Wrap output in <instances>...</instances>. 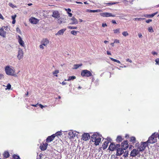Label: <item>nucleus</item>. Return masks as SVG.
I'll list each match as a JSON object with an SVG mask.
<instances>
[{
  "label": "nucleus",
  "instance_id": "4d7b16f0",
  "mask_svg": "<svg viewBox=\"0 0 159 159\" xmlns=\"http://www.w3.org/2000/svg\"><path fill=\"white\" fill-rule=\"evenodd\" d=\"M107 141L109 142H111V139L110 138H107Z\"/></svg>",
  "mask_w": 159,
  "mask_h": 159
},
{
  "label": "nucleus",
  "instance_id": "c85d7f7f",
  "mask_svg": "<svg viewBox=\"0 0 159 159\" xmlns=\"http://www.w3.org/2000/svg\"><path fill=\"white\" fill-rule=\"evenodd\" d=\"M4 156L6 158H7L9 157V153L7 152H4Z\"/></svg>",
  "mask_w": 159,
  "mask_h": 159
},
{
  "label": "nucleus",
  "instance_id": "3c124183",
  "mask_svg": "<svg viewBox=\"0 0 159 159\" xmlns=\"http://www.w3.org/2000/svg\"><path fill=\"white\" fill-rule=\"evenodd\" d=\"M110 59L112 61H114V62H116L117 61V60H116V59H114L112 58H111V57H110Z\"/></svg>",
  "mask_w": 159,
  "mask_h": 159
},
{
  "label": "nucleus",
  "instance_id": "338daca9",
  "mask_svg": "<svg viewBox=\"0 0 159 159\" xmlns=\"http://www.w3.org/2000/svg\"><path fill=\"white\" fill-rule=\"evenodd\" d=\"M138 36L139 38H142L143 37L142 35L141 34H139Z\"/></svg>",
  "mask_w": 159,
  "mask_h": 159
},
{
  "label": "nucleus",
  "instance_id": "49530a36",
  "mask_svg": "<svg viewBox=\"0 0 159 159\" xmlns=\"http://www.w3.org/2000/svg\"><path fill=\"white\" fill-rule=\"evenodd\" d=\"M16 16V15H14L12 16H11V18L12 19V20H15V18Z\"/></svg>",
  "mask_w": 159,
  "mask_h": 159
},
{
  "label": "nucleus",
  "instance_id": "aec40b11",
  "mask_svg": "<svg viewBox=\"0 0 159 159\" xmlns=\"http://www.w3.org/2000/svg\"><path fill=\"white\" fill-rule=\"evenodd\" d=\"M30 22L32 24H36L39 21V20L35 18H32L30 19Z\"/></svg>",
  "mask_w": 159,
  "mask_h": 159
},
{
  "label": "nucleus",
  "instance_id": "b1692460",
  "mask_svg": "<svg viewBox=\"0 0 159 159\" xmlns=\"http://www.w3.org/2000/svg\"><path fill=\"white\" fill-rule=\"evenodd\" d=\"M122 137L120 136H118L116 139V141L117 143H120L122 140Z\"/></svg>",
  "mask_w": 159,
  "mask_h": 159
},
{
  "label": "nucleus",
  "instance_id": "39448f33",
  "mask_svg": "<svg viewBox=\"0 0 159 159\" xmlns=\"http://www.w3.org/2000/svg\"><path fill=\"white\" fill-rule=\"evenodd\" d=\"M78 132L75 131H71L68 133V137L71 139H73L78 134Z\"/></svg>",
  "mask_w": 159,
  "mask_h": 159
},
{
  "label": "nucleus",
  "instance_id": "0e129e2a",
  "mask_svg": "<svg viewBox=\"0 0 159 159\" xmlns=\"http://www.w3.org/2000/svg\"><path fill=\"white\" fill-rule=\"evenodd\" d=\"M112 22L114 24H116V21L114 20H112Z\"/></svg>",
  "mask_w": 159,
  "mask_h": 159
},
{
  "label": "nucleus",
  "instance_id": "473e14b6",
  "mask_svg": "<svg viewBox=\"0 0 159 159\" xmlns=\"http://www.w3.org/2000/svg\"><path fill=\"white\" fill-rule=\"evenodd\" d=\"M130 141L133 142V143H135L136 140L135 138L134 137H130Z\"/></svg>",
  "mask_w": 159,
  "mask_h": 159
},
{
  "label": "nucleus",
  "instance_id": "c03bdc74",
  "mask_svg": "<svg viewBox=\"0 0 159 159\" xmlns=\"http://www.w3.org/2000/svg\"><path fill=\"white\" fill-rule=\"evenodd\" d=\"M16 30L17 32H18V33H19L20 34H21V32L20 31V29L18 27H17L16 28Z\"/></svg>",
  "mask_w": 159,
  "mask_h": 159
},
{
  "label": "nucleus",
  "instance_id": "79ce46f5",
  "mask_svg": "<svg viewBox=\"0 0 159 159\" xmlns=\"http://www.w3.org/2000/svg\"><path fill=\"white\" fill-rule=\"evenodd\" d=\"M55 134L56 136V135L57 136H59L61 135V132L59 131L57 132Z\"/></svg>",
  "mask_w": 159,
  "mask_h": 159
},
{
  "label": "nucleus",
  "instance_id": "58836bf2",
  "mask_svg": "<svg viewBox=\"0 0 159 159\" xmlns=\"http://www.w3.org/2000/svg\"><path fill=\"white\" fill-rule=\"evenodd\" d=\"M148 31L150 32H153V30L152 28V27H150L148 28Z\"/></svg>",
  "mask_w": 159,
  "mask_h": 159
},
{
  "label": "nucleus",
  "instance_id": "6e6552de",
  "mask_svg": "<svg viewBox=\"0 0 159 159\" xmlns=\"http://www.w3.org/2000/svg\"><path fill=\"white\" fill-rule=\"evenodd\" d=\"M100 16L103 17H107L109 16L115 17V15H112L111 13L109 12H103L100 14Z\"/></svg>",
  "mask_w": 159,
  "mask_h": 159
},
{
  "label": "nucleus",
  "instance_id": "20e7f679",
  "mask_svg": "<svg viewBox=\"0 0 159 159\" xmlns=\"http://www.w3.org/2000/svg\"><path fill=\"white\" fill-rule=\"evenodd\" d=\"M81 75L83 77H89L92 75V74L89 70H84L81 71Z\"/></svg>",
  "mask_w": 159,
  "mask_h": 159
},
{
  "label": "nucleus",
  "instance_id": "4be33fe9",
  "mask_svg": "<svg viewBox=\"0 0 159 159\" xmlns=\"http://www.w3.org/2000/svg\"><path fill=\"white\" fill-rule=\"evenodd\" d=\"M48 43L49 41L47 39H43L42 42V44L45 46H46Z\"/></svg>",
  "mask_w": 159,
  "mask_h": 159
},
{
  "label": "nucleus",
  "instance_id": "423d86ee",
  "mask_svg": "<svg viewBox=\"0 0 159 159\" xmlns=\"http://www.w3.org/2000/svg\"><path fill=\"white\" fill-rule=\"evenodd\" d=\"M17 57L19 60L22 59L23 57V52L22 49L19 48L18 52Z\"/></svg>",
  "mask_w": 159,
  "mask_h": 159
},
{
  "label": "nucleus",
  "instance_id": "4c0bfd02",
  "mask_svg": "<svg viewBox=\"0 0 159 159\" xmlns=\"http://www.w3.org/2000/svg\"><path fill=\"white\" fill-rule=\"evenodd\" d=\"M69 29H76L77 28V27L75 26H68L67 27Z\"/></svg>",
  "mask_w": 159,
  "mask_h": 159
},
{
  "label": "nucleus",
  "instance_id": "412c9836",
  "mask_svg": "<svg viewBox=\"0 0 159 159\" xmlns=\"http://www.w3.org/2000/svg\"><path fill=\"white\" fill-rule=\"evenodd\" d=\"M66 30V29H61V30H59L57 32V33L56 34V35H62Z\"/></svg>",
  "mask_w": 159,
  "mask_h": 159
},
{
  "label": "nucleus",
  "instance_id": "de8ad7c7",
  "mask_svg": "<svg viewBox=\"0 0 159 159\" xmlns=\"http://www.w3.org/2000/svg\"><path fill=\"white\" fill-rule=\"evenodd\" d=\"M120 43L119 40L117 39H115L114 40V43Z\"/></svg>",
  "mask_w": 159,
  "mask_h": 159
},
{
  "label": "nucleus",
  "instance_id": "dca6fc26",
  "mask_svg": "<svg viewBox=\"0 0 159 159\" xmlns=\"http://www.w3.org/2000/svg\"><path fill=\"white\" fill-rule=\"evenodd\" d=\"M18 41L20 45L24 47L25 45L24 42L22 40L21 37L20 35H18Z\"/></svg>",
  "mask_w": 159,
  "mask_h": 159
},
{
  "label": "nucleus",
  "instance_id": "72a5a7b5",
  "mask_svg": "<svg viewBox=\"0 0 159 159\" xmlns=\"http://www.w3.org/2000/svg\"><path fill=\"white\" fill-rule=\"evenodd\" d=\"M115 34H119L120 33V29H118L113 30Z\"/></svg>",
  "mask_w": 159,
  "mask_h": 159
},
{
  "label": "nucleus",
  "instance_id": "e2e57ef3",
  "mask_svg": "<svg viewBox=\"0 0 159 159\" xmlns=\"http://www.w3.org/2000/svg\"><path fill=\"white\" fill-rule=\"evenodd\" d=\"M38 105H39L38 104V103H37L35 105H34V104L31 105L32 106H33V107H37Z\"/></svg>",
  "mask_w": 159,
  "mask_h": 159
},
{
  "label": "nucleus",
  "instance_id": "4468645a",
  "mask_svg": "<svg viewBox=\"0 0 159 159\" xmlns=\"http://www.w3.org/2000/svg\"><path fill=\"white\" fill-rule=\"evenodd\" d=\"M83 139L85 141L88 140L90 138V136L89 133H84L82 136Z\"/></svg>",
  "mask_w": 159,
  "mask_h": 159
},
{
  "label": "nucleus",
  "instance_id": "ea45409f",
  "mask_svg": "<svg viewBox=\"0 0 159 159\" xmlns=\"http://www.w3.org/2000/svg\"><path fill=\"white\" fill-rule=\"evenodd\" d=\"M9 5L10 7H12L13 8L16 7V6L13 5L11 3H9Z\"/></svg>",
  "mask_w": 159,
  "mask_h": 159
},
{
  "label": "nucleus",
  "instance_id": "052dcab7",
  "mask_svg": "<svg viewBox=\"0 0 159 159\" xmlns=\"http://www.w3.org/2000/svg\"><path fill=\"white\" fill-rule=\"evenodd\" d=\"M107 26V25L106 23H103L102 24V26L103 27H105Z\"/></svg>",
  "mask_w": 159,
  "mask_h": 159
},
{
  "label": "nucleus",
  "instance_id": "f8f14e48",
  "mask_svg": "<svg viewBox=\"0 0 159 159\" xmlns=\"http://www.w3.org/2000/svg\"><path fill=\"white\" fill-rule=\"evenodd\" d=\"M108 149L111 151H113L115 150H116L115 143H111L109 146Z\"/></svg>",
  "mask_w": 159,
  "mask_h": 159
},
{
  "label": "nucleus",
  "instance_id": "6e6d98bb",
  "mask_svg": "<svg viewBox=\"0 0 159 159\" xmlns=\"http://www.w3.org/2000/svg\"><path fill=\"white\" fill-rule=\"evenodd\" d=\"M65 10L68 12H70L71 11V10L70 8L65 9Z\"/></svg>",
  "mask_w": 159,
  "mask_h": 159
},
{
  "label": "nucleus",
  "instance_id": "f3484780",
  "mask_svg": "<svg viewBox=\"0 0 159 159\" xmlns=\"http://www.w3.org/2000/svg\"><path fill=\"white\" fill-rule=\"evenodd\" d=\"M101 140V139L100 138L99 136L98 138H97L95 140H92V141L93 142H95V144L96 146L98 145L99 144V143L100 142Z\"/></svg>",
  "mask_w": 159,
  "mask_h": 159
},
{
  "label": "nucleus",
  "instance_id": "cd10ccee",
  "mask_svg": "<svg viewBox=\"0 0 159 159\" xmlns=\"http://www.w3.org/2000/svg\"><path fill=\"white\" fill-rule=\"evenodd\" d=\"M59 72V70H55L54 71H53L52 73L53 75L57 77V74Z\"/></svg>",
  "mask_w": 159,
  "mask_h": 159
},
{
  "label": "nucleus",
  "instance_id": "9b49d317",
  "mask_svg": "<svg viewBox=\"0 0 159 159\" xmlns=\"http://www.w3.org/2000/svg\"><path fill=\"white\" fill-rule=\"evenodd\" d=\"M70 20L71 21L69 23L70 25H75L78 23L77 20L74 17L70 19Z\"/></svg>",
  "mask_w": 159,
  "mask_h": 159
},
{
  "label": "nucleus",
  "instance_id": "8fccbe9b",
  "mask_svg": "<svg viewBox=\"0 0 159 159\" xmlns=\"http://www.w3.org/2000/svg\"><path fill=\"white\" fill-rule=\"evenodd\" d=\"M62 21L61 19L60 18L58 19V23L59 24H61L62 22Z\"/></svg>",
  "mask_w": 159,
  "mask_h": 159
},
{
  "label": "nucleus",
  "instance_id": "f03ea898",
  "mask_svg": "<svg viewBox=\"0 0 159 159\" xmlns=\"http://www.w3.org/2000/svg\"><path fill=\"white\" fill-rule=\"evenodd\" d=\"M7 26H2L0 29V35L5 38L6 37V31L8 29Z\"/></svg>",
  "mask_w": 159,
  "mask_h": 159
},
{
  "label": "nucleus",
  "instance_id": "e433bc0d",
  "mask_svg": "<svg viewBox=\"0 0 159 159\" xmlns=\"http://www.w3.org/2000/svg\"><path fill=\"white\" fill-rule=\"evenodd\" d=\"M13 157L14 159H19L20 158L18 156L15 154H14L13 155Z\"/></svg>",
  "mask_w": 159,
  "mask_h": 159
},
{
  "label": "nucleus",
  "instance_id": "2eb2a0df",
  "mask_svg": "<svg viewBox=\"0 0 159 159\" xmlns=\"http://www.w3.org/2000/svg\"><path fill=\"white\" fill-rule=\"evenodd\" d=\"M56 135L54 134L52 135L51 136L48 137L46 139L47 142L49 143L52 141L54 139Z\"/></svg>",
  "mask_w": 159,
  "mask_h": 159
},
{
  "label": "nucleus",
  "instance_id": "0eeeda50",
  "mask_svg": "<svg viewBox=\"0 0 159 159\" xmlns=\"http://www.w3.org/2000/svg\"><path fill=\"white\" fill-rule=\"evenodd\" d=\"M139 153V151L138 149H133L131 152L130 156L135 157Z\"/></svg>",
  "mask_w": 159,
  "mask_h": 159
},
{
  "label": "nucleus",
  "instance_id": "69168bd1",
  "mask_svg": "<svg viewBox=\"0 0 159 159\" xmlns=\"http://www.w3.org/2000/svg\"><path fill=\"white\" fill-rule=\"evenodd\" d=\"M68 14L69 15V16L70 17H71L72 16V14L71 13H70V12H68Z\"/></svg>",
  "mask_w": 159,
  "mask_h": 159
},
{
  "label": "nucleus",
  "instance_id": "c756f323",
  "mask_svg": "<svg viewBox=\"0 0 159 159\" xmlns=\"http://www.w3.org/2000/svg\"><path fill=\"white\" fill-rule=\"evenodd\" d=\"M144 16L147 18H150L153 17L154 15H152V14H146L144 15Z\"/></svg>",
  "mask_w": 159,
  "mask_h": 159
},
{
  "label": "nucleus",
  "instance_id": "5fc2aeb1",
  "mask_svg": "<svg viewBox=\"0 0 159 159\" xmlns=\"http://www.w3.org/2000/svg\"><path fill=\"white\" fill-rule=\"evenodd\" d=\"M4 78L3 75L1 74H0V80Z\"/></svg>",
  "mask_w": 159,
  "mask_h": 159
},
{
  "label": "nucleus",
  "instance_id": "f257e3e1",
  "mask_svg": "<svg viewBox=\"0 0 159 159\" xmlns=\"http://www.w3.org/2000/svg\"><path fill=\"white\" fill-rule=\"evenodd\" d=\"M5 71L6 74L9 75L16 76V75L14 74L15 71L12 67L9 66H6L5 68Z\"/></svg>",
  "mask_w": 159,
  "mask_h": 159
},
{
  "label": "nucleus",
  "instance_id": "c9c22d12",
  "mask_svg": "<svg viewBox=\"0 0 159 159\" xmlns=\"http://www.w3.org/2000/svg\"><path fill=\"white\" fill-rule=\"evenodd\" d=\"M77 32V31L75 30H72L70 32V33L72 34L75 35H76Z\"/></svg>",
  "mask_w": 159,
  "mask_h": 159
},
{
  "label": "nucleus",
  "instance_id": "6ab92c4d",
  "mask_svg": "<svg viewBox=\"0 0 159 159\" xmlns=\"http://www.w3.org/2000/svg\"><path fill=\"white\" fill-rule=\"evenodd\" d=\"M48 144L47 143H43L42 145H41L40 148L41 150L42 151L46 150L47 148Z\"/></svg>",
  "mask_w": 159,
  "mask_h": 159
},
{
  "label": "nucleus",
  "instance_id": "864d4df0",
  "mask_svg": "<svg viewBox=\"0 0 159 159\" xmlns=\"http://www.w3.org/2000/svg\"><path fill=\"white\" fill-rule=\"evenodd\" d=\"M126 61H128V62H129L130 63H132V61L130 59H129L128 58V59H126Z\"/></svg>",
  "mask_w": 159,
  "mask_h": 159
},
{
  "label": "nucleus",
  "instance_id": "37998d69",
  "mask_svg": "<svg viewBox=\"0 0 159 159\" xmlns=\"http://www.w3.org/2000/svg\"><path fill=\"white\" fill-rule=\"evenodd\" d=\"M145 18H135L134 19V20H143Z\"/></svg>",
  "mask_w": 159,
  "mask_h": 159
},
{
  "label": "nucleus",
  "instance_id": "2f4dec72",
  "mask_svg": "<svg viewBox=\"0 0 159 159\" xmlns=\"http://www.w3.org/2000/svg\"><path fill=\"white\" fill-rule=\"evenodd\" d=\"M128 151H126L124 152V154L123 155V157H126L128 156Z\"/></svg>",
  "mask_w": 159,
  "mask_h": 159
},
{
  "label": "nucleus",
  "instance_id": "393cba45",
  "mask_svg": "<svg viewBox=\"0 0 159 159\" xmlns=\"http://www.w3.org/2000/svg\"><path fill=\"white\" fill-rule=\"evenodd\" d=\"M89 12H101L102 11L100 10H89Z\"/></svg>",
  "mask_w": 159,
  "mask_h": 159
},
{
  "label": "nucleus",
  "instance_id": "7ed1b4c3",
  "mask_svg": "<svg viewBox=\"0 0 159 159\" xmlns=\"http://www.w3.org/2000/svg\"><path fill=\"white\" fill-rule=\"evenodd\" d=\"M155 133H153L152 135L149 138L148 140L146 142L147 143H153L156 142V137H154V135Z\"/></svg>",
  "mask_w": 159,
  "mask_h": 159
},
{
  "label": "nucleus",
  "instance_id": "bf43d9fd",
  "mask_svg": "<svg viewBox=\"0 0 159 159\" xmlns=\"http://www.w3.org/2000/svg\"><path fill=\"white\" fill-rule=\"evenodd\" d=\"M0 18L2 19V20H3L4 19V18H3V17L2 16V15L0 13Z\"/></svg>",
  "mask_w": 159,
  "mask_h": 159
},
{
  "label": "nucleus",
  "instance_id": "a19ab883",
  "mask_svg": "<svg viewBox=\"0 0 159 159\" xmlns=\"http://www.w3.org/2000/svg\"><path fill=\"white\" fill-rule=\"evenodd\" d=\"M7 88L6 89V90L7 89H11V85L10 84L8 83L7 84Z\"/></svg>",
  "mask_w": 159,
  "mask_h": 159
},
{
  "label": "nucleus",
  "instance_id": "13d9d810",
  "mask_svg": "<svg viewBox=\"0 0 159 159\" xmlns=\"http://www.w3.org/2000/svg\"><path fill=\"white\" fill-rule=\"evenodd\" d=\"M152 53L153 55H157V53L155 52H152Z\"/></svg>",
  "mask_w": 159,
  "mask_h": 159
},
{
  "label": "nucleus",
  "instance_id": "ddd939ff",
  "mask_svg": "<svg viewBox=\"0 0 159 159\" xmlns=\"http://www.w3.org/2000/svg\"><path fill=\"white\" fill-rule=\"evenodd\" d=\"M121 144L122 148L125 150H126L129 146L128 142L127 141H124L121 143Z\"/></svg>",
  "mask_w": 159,
  "mask_h": 159
},
{
  "label": "nucleus",
  "instance_id": "774afa93",
  "mask_svg": "<svg viewBox=\"0 0 159 159\" xmlns=\"http://www.w3.org/2000/svg\"><path fill=\"white\" fill-rule=\"evenodd\" d=\"M39 105V106L40 107H41L42 108H43V107H44V106L43 105L41 104H40Z\"/></svg>",
  "mask_w": 159,
  "mask_h": 159
},
{
  "label": "nucleus",
  "instance_id": "f704fd0d",
  "mask_svg": "<svg viewBox=\"0 0 159 159\" xmlns=\"http://www.w3.org/2000/svg\"><path fill=\"white\" fill-rule=\"evenodd\" d=\"M122 34L124 36H126L128 35L129 34L127 31H124L122 32Z\"/></svg>",
  "mask_w": 159,
  "mask_h": 159
},
{
  "label": "nucleus",
  "instance_id": "a18cd8bd",
  "mask_svg": "<svg viewBox=\"0 0 159 159\" xmlns=\"http://www.w3.org/2000/svg\"><path fill=\"white\" fill-rule=\"evenodd\" d=\"M120 147V145L119 144H117L116 145V150L117 149L119 148Z\"/></svg>",
  "mask_w": 159,
  "mask_h": 159
},
{
  "label": "nucleus",
  "instance_id": "a211bd4d",
  "mask_svg": "<svg viewBox=\"0 0 159 159\" xmlns=\"http://www.w3.org/2000/svg\"><path fill=\"white\" fill-rule=\"evenodd\" d=\"M116 155L117 156H120L124 152L123 150L121 148H119L117 149Z\"/></svg>",
  "mask_w": 159,
  "mask_h": 159
},
{
  "label": "nucleus",
  "instance_id": "a878e982",
  "mask_svg": "<svg viewBox=\"0 0 159 159\" xmlns=\"http://www.w3.org/2000/svg\"><path fill=\"white\" fill-rule=\"evenodd\" d=\"M99 136V135H98V134H93L91 137V138L92 139V140H95Z\"/></svg>",
  "mask_w": 159,
  "mask_h": 159
},
{
  "label": "nucleus",
  "instance_id": "603ef678",
  "mask_svg": "<svg viewBox=\"0 0 159 159\" xmlns=\"http://www.w3.org/2000/svg\"><path fill=\"white\" fill-rule=\"evenodd\" d=\"M152 21V20L151 19H148V20H147L146 21V22L147 23H148L150 22H151Z\"/></svg>",
  "mask_w": 159,
  "mask_h": 159
},
{
  "label": "nucleus",
  "instance_id": "9d476101",
  "mask_svg": "<svg viewBox=\"0 0 159 159\" xmlns=\"http://www.w3.org/2000/svg\"><path fill=\"white\" fill-rule=\"evenodd\" d=\"M147 143L146 142H143L139 147V152L144 150L146 147L147 145Z\"/></svg>",
  "mask_w": 159,
  "mask_h": 159
},
{
  "label": "nucleus",
  "instance_id": "09e8293b",
  "mask_svg": "<svg viewBox=\"0 0 159 159\" xmlns=\"http://www.w3.org/2000/svg\"><path fill=\"white\" fill-rule=\"evenodd\" d=\"M155 62L156 63V64H159V58H157L156 59Z\"/></svg>",
  "mask_w": 159,
  "mask_h": 159
},
{
  "label": "nucleus",
  "instance_id": "bb28decb",
  "mask_svg": "<svg viewBox=\"0 0 159 159\" xmlns=\"http://www.w3.org/2000/svg\"><path fill=\"white\" fill-rule=\"evenodd\" d=\"M76 79V77L75 76H69L68 80H67L69 81L71 80H73Z\"/></svg>",
  "mask_w": 159,
  "mask_h": 159
},
{
  "label": "nucleus",
  "instance_id": "1a4fd4ad",
  "mask_svg": "<svg viewBox=\"0 0 159 159\" xmlns=\"http://www.w3.org/2000/svg\"><path fill=\"white\" fill-rule=\"evenodd\" d=\"M52 16L55 19H59L60 17V14L58 11H55L53 12Z\"/></svg>",
  "mask_w": 159,
  "mask_h": 159
},
{
  "label": "nucleus",
  "instance_id": "5701e85b",
  "mask_svg": "<svg viewBox=\"0 0 159 159\" xmlns=\"http://www.w3.org/2000/svg\"><path fill=\"white\" fill-rule=\"evenodd\" d=\"M108 143H109V142H108L107 141H105L104 143L102 145V147L103 150L106 149L107 148V147L108 146Z\"/></svg>",
  "mask_w": 159,
  "mask_h": 159
},
{
  "label": "nucleus",
  "instance_id": "680f3d73",
  "mask_svg": "<svg viewBox=\"0 0 159 159\" xmlns=\"http://www.w3.org/2000/svg\"><path fill=\"white\" fill-rule=\"evenodd\" d=\"M43 46L42 44L41 45H40L39 46V47L41 48H42V49H43L44 48V47H43Z\"/></svg>",
  "mask_w": 159,
  "mask_h": 159
},
{
  "label": "nucleus",
  "instance_id": "7c9ffc66",
  "mask_svg": "<svg viewBox=\"0 0 159 159\" xmlns=\"http://www.w3.org/2000/svg\"><path fill=\"white\" fill-rule=\"evenodd\" d=\"M82 66V64H81L80 65L79 64H75L74 65V69H77L80 66Z\"/></svg>",
  "mask_w": 159,
  "mask_h": 159
}]
</instances>
